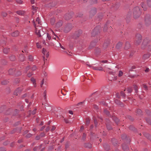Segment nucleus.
<instances>
[{"instance_id":"obj_1","label":"nucleus","mask_w":151,"mask_h":151,"mask_svg":"<svg viewBox=\"0 0 151 151\" xmlns=\"http://www.w3.org/2000/svg\"><path fill=\"white\" fill-rule=\"evenodd\" d=\"M33 23L35 28V33L39 37L41 36L42 34L45 35V36H47V38L48 40H50L51 37L49 34H44L42 30H41V29L39 28L40 27V25H41V21L39 18H37L35 21H33Z\"/></svg>"},{"instance_id":"obj_2","label":"nucleus","mask_w":151,"mask_h":151,"mask_svg":"<svg viewBox=\"0 0 151 151\" xmlns=\"http://www.w3.org/2000/svg\"><path fill=\"white\" fill-rule=\"evenodd\" d=\"M141 13V11L138 6L135 7L133 10V14L134 18L139 17Z\"/></svg>"},{"instance_id":"obj_3","label":"nucleus","mask_w":151,"mask_h":151,"mask_svg":"<svg viewBox=\"0 0 151 151\" xmlns=\"http://www.w3.org/2000/svg\"><path fill=\"white\" fill-rule=\"evenodd\" d=\"M142 36L139 34H137L136 35L135 44L137 45H138L141 42Z\"/></svg>"},{"instance_id":"obj_4","label":"nucleus","mask_w":151,"mask_h":151,"mask_svg":"<svg viewBox=\"0 0 151 151\" xmlns=\"http://www.w3.org/2000/svg\"><path fill=\"white\" fill-rule=\"evenodd\" d=\"M145 24L148 25L151 23V19L150 15H147L145 18Z\"/></svg>"},{"instance_id":"obj_5","label":"nucleus","mask_w":151,"mask_h":151,"mask_svg":"<svg viewBox=\"0 0 151 151\" xmlns=\"http://www.w3.org/2000/svg\"><path fill=\"white\" fill-rule=\"evenodd\" d=\"M73 26L71 24H68L65 27L64 31L65 32H68L72 29Z\"/></svg>"},{"instance_id":"obj_6","label":"nucleus","mask_w":151,"mask_h":151,"mask_svg":"<svg viewBox=\"0 0 151 151\" xmlns=\"http://www.w3.org/2000/svg\"><path fill=\"white\" fill-rule=\"evenodd\" d=\"M82 33V31L78 30L75 32L73 35V37L74 38H76L79 37Z\"/></svg>"},{"instance_id":"obj_7","label":"nucleus","mask_w":151,"mask_h":151,"mask_svg":"<svg viewBox=\"0 0 151 151\" xmlns=\"http://www.w3.org/2000/svg\"><path fill=\"white\" fill-rule=\"evenodd\" d=\"M99 32V27H96L92 31L91 34L93 36L96 35Z\"/></svg>"},{"instance_id":"obj_8","label":"nucleus","mask_w":151,"mask_h":151,"mask_svg":"<svg viewBox=\"0 0 151 151\" xmlns=\"http://www.w3.org/2000/svg\"><path fill=\"white\" fill-rule=\"evenodd\" d=\"M93 68L95 70L101 71H104V69L101 66L93 67Z\"/></svg>"},{"instance_id":"obj_9","label":"nucleus","mask_w":151,"mask_h":151,"mask_svg":"<svg viewBox=\"0 0 151 151\" xmlns=\"http://www.w3.org/2000/svg\"><path fill=\"white\" fill-rule=\"evenodd\" d=\"M42 53L45 55L46 56V57L47 58L49 56V52L47 51L44 48H43L42 49Z\"/></svg>"},{"instance_id":"obj_10","label":"nucleus","mask_w":151,"mask_h":151,"mask_svg":"<svg viewBox=\"0 0 151 151\" xmlns=\"http://www.w3.org/2000/svg\"><path fill=\"white\" fill-rule=\"evenodd\" d=\"M131 47L130 44L129 42H126L124 47V49L127 50L129 49Z\"/></svg>"},{"instance_id":"obj_11","label":"nucleus","mask_w":151,"mask_h":151,"mask_svg":"<svg viewBox=\"0 0 151 151\" xmlns=\"http://www.w3.org/2000/svg\"><path fill=\"white\" fill-rule=\"evenodd\" d=\"M96 44V42L92 41L89 46V49H91L95 46Z\"/></svg>"},{"instance_id":"obj_12","label":"nucleus","mask_w":151,"mask_h":151,"mask_svg":"<svg viewBox=\"0 0 151 151\" xmlns=\"http://www.w3.org/2000/svg\"><path fill=\"white\" fill-rule=\"evenodd\" d=\"M63 22L62 21H59L56 24V26L57 27H60L62 25Z\"/></svg>"},{"instance_id":"obj_13","label":"nucleus","mask_w":151,"mask_h":151,"mask_svg":"<svg viewBox=\"0 0 151 151\" xmlns=\"http://www.w3.org/2000/svg\"><path fill=\"white\" fill-rule=\"evenodd\" d=\"M150 55L149 53L145 54L143 56V59L145 60L148 58L150 57Z\"/></svg>"},{"instance_id":"obj_14","label":"nucleus","mask_w":151,"mask_h":151,"mask_svg":"<svg viewBox=\"0 0 151 151\" xmlns=\"http://www.w3.org/2000/svg\"><path fill=\"white\" fill-rule=\"evenodd\" d=\"M19 15H23L25 12L23 11L19 10L16 12Z\"/></svg>"},{"instance_id":"obj_15","label":"nucleus","mask_w":151,"mask_h":151,"mask_svg":"<svg viewBox=\"0 0 151 151\" xmlns=\"http://www.w3.org/2000/svg\"><path fill=\"white\" fill-rule=\"evenodd\" d=\"M144 135L145 136L151 140V135L147 133H144Z\"/></svg>"},{"instance_id":"obj_16","label":"nucleus","mask_w":151,"mask_h":151,"mask_svg":"<svg viewBox=\"0 0 151 151\" xmlns=\"http://www.w3.org/2000/svg\"><path fill=\"white\" fill-rule=\"evenodd\" d=\"M19 32L18 31H17L12 33V36L13 37H16L19 35Z\"/></svg>"},{"instance_id":"obj_17","label":"nucleus","mask_w":151,"mask_h":151,"mask_svg":"<svg viewBox=\"0 0 151 151\" xmlns=\"http://www.w3.org/2000/svg\"><path fill=\"white\" fill-rule=\"evenodd\" d=\"M147 40H144L142 45V47L143 48H144V47H145L146 45L147 46Z\"/></svg>"},{"instance_id":"obj_18","label":"nucleus","mask_w":151,"mask_h":151,"mask_svg":"<svg viewBox=\"0 0 151 151\" xmlns=\"http://www.w3.org/2000/svg\"><path fill=\"white\" fill-rule=\"evenodd\" d=\"M104 147L106 151L110 149L109 146L106 144H105L104 145Z\"/></svg>"},{"instance_id":"obj_19","label":"nucleus","mask_w":151,"mask_h":151,"mask_svg":"<svg viewBox=\"0 0 151 151\" xmlns=\"http://www.w3.org/2000/svg\"><path fill=\"white\" fill-rule=\"evenodd\" d=\"M122 45V43L121 42H118L116 45V47L117 49H119Z\"/></svg>"},{"instance_id":"obj_20","label":"nucleus","mask_w":151,"mask_h":151,"mask_svg":"<svg viewBox=\"0 0 151 151\" xmlns=\"http://www.w3.org/2000/svg\"><path fill=\"white\" fill-rule=\"evenodd\" d=\"M95 51L97 55L99 54L101 52V50L100 48H96V49Z\"/></svg>"},{"instance_id":"obj_21","label":"nucleus","mask_w":151,"mask_h":151,"mask_svg":"<svg viewBox=\"0 0 151 151\" xmlns=\"http://www.w3.org/2000/svg\"><path fill=\"white\" fill-rule=\"evenodd\" d=\"M46 42H45V40H43L42 41V43H43V44L44 45H45L48 46L49 45V43H48L49 42H48V40L47 39L46 40Z\"/></svg>"},{"instance_id":"obj_22","label":"nucleus","mask_w":151,"mask_h":151,"mask_svg":"<svg viewBox=\"0 0 151 151\" xmlns=\"http://www.w3.org/2000/svg\"><path fill=\"white\" fill-rule=\"evenodd\" d=\"M31 81L32 82L33 84H34V87H36V86L35 80L33 78H31Z\"/></svg>"},{"instance_id":"obj_23","label":"nucleus","mask_w":151,"mask_h":151,"mask_svg":"<svg viewBox=\"0 0 151 151\" xmlns=\"http://www.w3.org/2000/svg\"><path fill=\"white\" fill-rule=\"evenodd\" d=\"M106 127L108 130H110L112 129V127L110 124H106Z\"/></svg>"},{"instance_id":"obj_24","label":"nucleus","mask_w":151,"mask_h":151,"mask_svg":"<svg viewBox=\"0 0 151 151\" xmlns=\"http://www.w3.org/2000/svg\"><path fill=\"white\" fill-rule=\"evenodd\" d=\"M113 119L114 120V121L117 124H118V122H119V119L116 117H114L113 118Z\"/></svg>"},{"instance_id":"obj_25","label":"nucleus","mask_w":151,"mask_h":151,"mask_svg":"<svg viewBox=\"0 0 151 151\" xmlns=\"http://www.w3.org/2000/svg\"><path fill=\"white\" fill-rule=\"evenodd\" d=\"M132 89L131 87H129L127 89V91L128 92V93L129 94V93H131L132 91Z\"/></svg>"},{"instance_id":"obj_26","label":"nucleus","mask_w":151,"mask_h":151,"mask_svg":"<svg viewBox=\"0 0 151 151\" xmlns=\"http://www.w3.org/2000/svg\"><path fill=\"white\" fill-rule=\"evenodd\" d=\"M15 70L14 69H10L9 70V74L10 75L14 73Z\"/></svg>"},{"instance_id":"obj_27","label":"nucleus","mask_w":151,"mask_h":151,"mask_svg":"<svg viewBox=\"0 0 151 151\" xmlns=\"http://www.w3.org/2000/svg\"><path fill=\"white\" fill-rule=\"evenodd\" d=\"M37 8L35 6H32V9L33 10L32 13L34 14L36 11Z\"/></svg>"},{"instance_id":"obj_28","label":"nucleus","mask_w":151,"mask_h":151,"mask_svg":"<svg viewBox=\"0 0 151 151\" xmlns=\"http://www.w3.org/2000/svg\"><path fill=\"white\" fill-rule=\"evenodd\" d=\"M55 21V18H53L51 19L50 20V22L52 25L54 24Z\"/></svg>"},{"instance_id":"obj_29","label":"nucleus","mask_w":151,"mask_h":151,"mask_svg":"<svg viewBox=\"0 0 151 151\" xmlns=\"http://www.w3.org/2000/svg\"><path fill=\"white\" fill-rule=\"evenodd\" d=\"M136 112L138 115H140L142 113V111L140 109H138L137 110Z\"/></svg>"},{"instance_id":"obj_30","label":"nucleus","mask_w":151,"mask_h":151,"mask_svg":"<svg viewBox=\"0 0 151 151\" xmlns=\"http://www.w3.org/2000/svg\"><path fill=\"white\" fill-rule=\"evenodd\" d=\"M9 49L4 48V52L5 53H7L9 51Z\"/></svg>"},{"instance_id":"obj_31","label":"nucleus","mask_w":151,"mask_h":151,"mask_svg":"<svg viewBox=\"0 0 151 151\" xmlns=\"http://www.w3.org/2000/svg\"><path fill=\"white\" fill-rule=\"evenodd\" d=\"M41 145H40L39 147H35L33 149L34 151H36L37 150L40 149L41 147Z\"/></svg>"},{"instance_id":"obj_32","label":"nucleus","mask_w":151,"mask_h":151,"mask_svg":"<svg viewBox=\"0 0 151 151\" xmlns=\"http://www.w3.org/2000/svg\"><path fill=\"white\" fill-rule=\"evenodd\" d=\"M112 143L114 145H116L117 144V142L115 139H113L112 140Z\"/></svg>"},{"instance_id":"obj_33","label":"nucleus","mask_w":151,"mask_h":151,"mask_svg":"<svg viewBox=\"0 0 151 151\" xmlns=\"http://www.w3.org/2000/svg\"><path fill=\"white\" fill-rule=\"evenodd\" d=\"M96 13V10L95 9L93 10H92L90 11V14H92L93 15L95 14Z\"/></svg>"},{"instance_id":"obj_34","label":"nucleus","mask_w":151,"mask_h":151,"mask_svg":"<svg viewBox=\"0 0 151 151\" xmlns=\"http://www.w3.org/2000/svg\"><path fill=\"white\" fill-rule=\"evenodd\" d=\"M147 3L148 6H151V0H148Z\"/></svg>"},{"instance_id":"obj_35","label":"nucleus","mask_w":151,"mask_h":151,"mask_svg":"<svg viewBox=\"0 0 151 151\" xmlns=\"http://www.w3.org/2000/svg\"><path fill=\"white\" fill-rule=\"evenodd\" d=\"M8 83V81L6 80H4L1 82V84L2 85H6V84Z\"/></svg>"},{"instance_id":"obj_36","label":"nucleus","mask_w":151,"mask_h":151,"mask_svg":"<svg viewBox=\"0 0 151 151\" xmlns=\"http://www.w3.org/2000/svg\"><path fill=\"white\" fill-rule=\"evenodd\" d=\"M107 23L105 25L104 28V31L106 32V31L107 29Z\"/></svg>"},{"instance_id":"obj_37","label":"nucleus","mask_w":151,"mask_h":151,"mask_svg":"<svg viewBox=\"0 0 151 151\" xmlns=\"http://www.w3.org/2000/svg\"><path fill=\"white\" fill-rule=\"evenodd\" d=\"M134 90L137 93V92L138 91V87L136 85H134Z\"/></svg>"},{"instance_id":"obj_38","label":"nucleus","mask_w":151,"mask_h":151,"mask_svg":"<svg viewBox=\"0 0 151 151\" xmlns=\"http://www.w3.org/2000/svg\"><path fill=\"white\" fill-rule=\"evenodd\" d=\"M109 44L108 43H104L103 45V47L104 48H106L107 47Z\"/></svg>"},{"instance_id":"obj_39","label":"nucleus","mask_w":151,"mask_h":151,"mask_svg":"<svg viewBox=\"0 0 151 151\" xmlns=\"http://www.w3.org/2000/svg\"><path fill=\"white\" fill-rule=\"evenodd\" d=\"M123 149L124 150H126L128 149V147L126 145H124L123 146Z\"/></svg>"},{"instance_id":"obj_40","label":"nucleus","mask_w":151,"mask_h":151,"mask_svg":"<svg viewBox=\"0 0 151 151\" xmlns=\"http://www.w3.org/2000/svg\"><path fill=\"white\" fill-rule=\"evenodd\" d=\"M123 74V72L121 71L120 70L119 72V73L118 74V76L119 77L121 76Z\"/></svg>"},{"instance_id":"obj_41","label":"nucleus","mask_w":151,"mask_h":151,"mask_svg":"<svg viewBox=\"0 0 151 151\" xmlns=\"http://www.w3.org/2000/svg\"><path fill=\"white\" fill-rule=\"evenodd\" d=\"M146 121L149 124H150L151 122L149 118H147L146 119Z\"/></svg>"},{"instance_id":"obj_42","label":"nucleus","mask_w":151,"mask_h":151,"mask_svg":"<svg viewBox=\"0 0 151 151\" xmlns=\"http://www.w3.org/2000/svg\"><path fill=\"white\" fill-rule=\"evenodd\" d=\"M17 3L20 4H22V1L21 0H15Z\"/></svg>"},{"instance_id":"obj_43","label":"nucleus","mask_w":151,"mask_h":151,"mask_svg":"<svg viewBox=\"0 0 151 151\" xmlns=\"http://www.w3.org/2000/svg\"><path fill=\"white\" fill-rule=\"evenodd\" d=\"M142 86L143 87L145 88V90H147V86L145 84H143L142 85Z\"/></svg>"},{"instance_id":"obj_44","label":"nucleus","mask_w":151,"mask_h":151,"mask_svg":"<svg viewBox=\"0 0 151 151\" xmlns=\"http://www.w3.org/2000/svg\"><path fill=\"white\" fill-rule=\"evenodd\" d=\"M10 59L12 61H14L15 60V57L14 56H12L10 57Z\"/></svg>"},{"instance_id":"obj_45","label":"nucleus","mask_w":151,"mask_h":151,"mask_svg":"<svg viewBox=\"0 0 151 151\" xmlns=\"http://www.w3.org/2000/svg\"><path fill=\"white\" fill-rule=\"evenodd\" d=\"M37 69L35 65H33L31 68L32 70H35Z\"/></svg>"},{"instance_id":"obj_46","label":"nucleus","mask_w":151,"mask_h":151,"mask_svg":"<svg viewBox=\"0 0 151 151\" xmlns=\"http://www.w3.org/2000/svg\"><path fill=\"white\" fill-rule=\"evenodd\" d=\"M141 6L143 9L144 11H145L146 10L147 8L145 7V6L143 4H142L141 5Z\"/></svg>"},{"instance_id":"obj_47","label":"nucleus","mask_w":151,"mask_h":151,"mask_svg":"<svg viewBox=\"0 0 151 151\" xmlns=\"http://www.w3.org/2000/svg\"><path fill=\"white\" fill-rule=\"evenodd\" d=\"M90 122V120L89 119H86V124L87 125H88L89 124Z\"/></svg>"},{"instance_id":"obj_48","label":"nucleus","mask_w":151,"mask_h":151,"mask_svg":"<svg viewBox=\"0 0 151 151\" xmlns=\"http://www.w3.org/2000/svg\"><path fill=\"white\" fill-rule=\"evenodd\" d=\"M28 58L30 61H32L33 59V57L32 55H29Z\"/></svg>"},{"instance_id":"obj_49","label":"nucleus","mask_w":151,"mask_h":151,"mask_svg":"<svg viewBox=\"0 0 151 151\" xmlns=\"http://www.w3.org/2000/svg\"><path fill=\"white\" fill-rule=\"evenodd\" d=\"M37 47L38 48H40L41 47V45L38 42L37 43Z\"/></svg>"},{"instance_id":"obj_50","label":"nucleus","mask_w":151,"mask_h":151,"mask_svg":"<svg viewBox=\"0 0 151 151\" xmlns=\"http://www.w3.org/2000/svg\"><path fill=\"white\" fill-rule=\"evenodd\" d=\"M104 112L107 115H109V112L107 110H104Z\"/></svg>"},{"instance_id":"obj_51","label":"nucleus","mask_w":151,"mask_h":151,"mask_svg":"<svg viewBox=\"0 0 151 151\" xmlns=\"http://www.w3.org/2000/svg\"><path fill=\"white\" fill-rule=\"evenodd\" d=\"M32 134H28L26 135V137L27 138H29L31 137Z\"/></svg>"},{"instance_id":"obj_52","label":"nucleus","mask_w":151,"mask_h":151,"mask_svg":"<svg viewBox=\"0 0 151 151\" xmlns=\"http://www.w3.org/2000/svg\"><path fill=\"white\" fill-rule=\"evenodd\" d=\"M121 96L124 97L125 96V94L122 91L121 92Z\"/></svg>"},{"instance_id":"obj_53","label":"nucleus","mask_w":151,"mask_h":151,"mask_svg":"<svg viewBox=\"0 0 151 151\" xmlns=\"http://www.w3.org/2000/svg\"><path fill=\"white\" fill-rule=\"evenodd\" d=\"M94 124H95V125L96 126H97V120H96V119H94Z\"/></svg>"},{"instance_id":"obj_54","label":"nucleus","mask_w":151,"mask_h":151,"mask_svg":"<svg viewBox=\"0 0 151 151\" xmlns=\"http://www.w3.org/2000/svg\"><path fill=\"white\" fill-rule=\"evenodd\" d=\"M2 15L3 17H6V16L7 15V14L5 12H3L2 13Z\"/></svg>"},{"instance_id":"obj_55","label":"nucleus","mask_w":151,"mask_h":151,"mask_svg":"<svg viewBox=\"0 0 151 151\" xmlns=\"http://www.w3.org/2000/svg\"><path fill=\"white\" fill-rule=\"evenodd\" d=\"M55 129V127L54 126H53L52 127V128L51 129V131H54Z\"/></svg>"},{"instance_id":"obj_56","label":"nucleus","mask_w":151,"mask_h":151,"mask_svg":"<svg viewBox=\"0 0 151 151\" xmlns=\"http://www.w3.org/2000/svg\"><path fill=\"white\" fill-rule=\"evenodd\" d=\"M50 129V127H47L46 129V131L47 132Z\"/></svg>"},{"instance_id":"obj_57","label":"nucleus","mask_w":151,"mask_h":151,"mask_svg":"<svg viewBox=\"0 0 151 151\" xmlns=\"http://www.w3.org/2000/svg\"><path fill=\"white\" fill-rule=\"evenodd\" d=\"M36 113V109H35L34 111H33L32 112V114H35Z\"/></svg>"},{"instance_id":"obj_58","label":"nucleus","mask_w":151,"mask_h":151,"mask_svg":"<svg viewBox=\"0 0 151 151\" xmlns=\"http://www.w3.org/2000/svg\"><path fill=\"white\" fill-rule=\"evenodd\" d=\"M45 135V134L43 133H42L40 134V137H43Z\"/></svg>"},{"instance_id":"obj_59","label":"nucleus","mask_w":151,"mask_h":151,"mask_svg":"<svg viewBox=\"0 0 151 151\" xmlns=\"http://www.w3.org/2000/svg\"><path fill=\"white\" fill-rule=\"evenodd\" d=\"M44 83V80H43L42 81H41V84H40V86L41 87H42V85H43Z\"/></svg>"},{"instance_id":"obj_60","label":"nucleus","mask_w":151,"mask_h":151,"mask_svg":"<svg viewBox=\"0 0 151 151\" xmlns=\"http://www.w3.org/2000/svg\"><path fill=\"white\" fill-rule=\"evenodd\" d=\"M149 69L147 68L145 70V72H148L149 71Z\"/></svg>"},{"instance_id":"obj_61","label":"nucleus","mask_w":151,"mask_h":151,"mask_svg":"<svg viewBox=\"0 0 151 151\" xmlns=\"http://www.w3.org/2000/svg\"><path fill=\"white\" fill-rule=\"evenodd\" d=\"M40 136H37L36 137V139H37V140H39L40 139Z\"/></svg>"},{"instance_id":"obj_62","label":"nucleus","mask_w":151,"mask_h":151,"mask_svg":"<svg viewBox=\"0 0 151 151\" xmlns=\"http://www.w3.org/2000/svg\"><path fill=\"white\" fill-rule=\"evenodd\" d=\"M122 137L123 139H124L126 137V135L125 134H124L122 136Z\"/></svg>"},{"instance_id":"obj_63","label":"nucleus","mask_w":151,"mask_h":151,"mask_svg":"<svg viewBox=\"0 0 151 151\" xmlns=\"http://www.w3.org/2000/svg\"><path fill=\"white\" fill-rule=\"evenodd\" d=\"M85 137H86V134L84 133L83 134V139H84Z\"/></svg>"},{"instance_id":"obj_64","label":"nucleus","mask_w":151,"mask_h":151,"mask_svg":"<svg viewBox=\"0 0 151 151\" xmlns=\"http://www.w3.org/2000/svg\"><path fill=\"white\" fill-rule=\"evenodd\" d=\"M71 95H73L76 94V93L74 91L70 93Z\"/></svg>"}]
</instances>
